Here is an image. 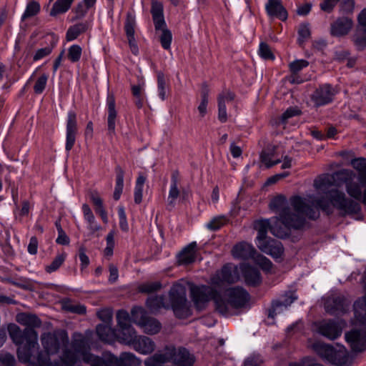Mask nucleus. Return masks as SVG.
<instances>
[{
    "label": "nucleus",
    "mask_w": 366,
    "mask_h": 366,
    "mask_svg": "<svg viewBox=\"0 0 366 366\" xmlns=\"http://www.w3.org/2000/svg\"><path fill=\"white\" fill-rule=\"evenodd\" d=\"M290 203L292 208L287 205L284 196H277L271 201L269 207L280 211L277 219L283 225L295 230L304 227V215L309 219H316L320 217V209L326 212L330 209V204L324 197L317 198L314 195H309L307 198L294 196L290 198Z\"/></svg>",
    "instance_id": "1"
},
{
    "label": "nucleus",
    "mask_w": 366,
    "mask_h": 366,
    "mask_svg": "<svg viewBox=\"0 0 366 366\" xmlns=\"http://www.w3.org/2000/svg\"><path fill=\"white\" fill-rule=\"evenodd\" d=\"M17 321L27 327L22 331L13 324L9 326L8 330L13 342L21 345L17 350V357L21 362L26 364L30 362L33 351L38 349V335L33 327H40L41 321L36 315L29 313L18 315Z\"/></svg>",
    "instance_id": "2"
},
{
    "label": "nucleus",
    "mask_w": 366,
    "mask_h": 366,
    "mask_svg": "<svg viewBox=\"0 0 366 366\" xmlns=\"http://www.w3.org/2000/svg\"><path fill=\"white\" fill-rule=\"evenodd\" d=\"M41 342L44 351H39L36 357L32 355L28 363L34 366H61L59 360L51 362L49 355L56 354L61 347L68 345L67 333L64 330L46 332L41 335Z\"/></svg>",
    "instance_id": "3"
},
{
    "label": "nucleus",
    "mask_w": 366,
    "mask_h": 366,
    "mask_svg": "<svg viewBox=\"0 0 366 366\" xmlns=\"http://www.w3.org/2000/svg\"><path fill=\"white\" fill-rule=\"evenodd\" d=\"M190 295L194 307L198 310H204L207 303L212 300L215 310L218 313L228 312L222 301V295L216 288L205 285H192L190 287Z\"/></svg>",
    "instance_id": "4"
},
{
    "label": "nucleus",
    "mask_w": 366,
    "mask_h": 366,
    "mask_svg": "<svg viewBox=\"0 0 366 366\" xmlns=\"http://www.w3.org/2000/svg\"><path fill=\"white\" fill-rule=\"evenodd\" d=\"M224 298L222 297V301L228 310V312L219 313L224 317L232 316L234 310L242 309L248 304L250 295L246 290L241 287H234L227 289L224 292Z\"/></svg>",
    "instance_id": "5"
},
{
    "label": "nucleus",
    "mask_w": 366,
    "mask_h": 366,
    "mask_svg": "<svg viewBox=\"0 0 366 366\" xmlns=\"http://www.w3.org/2000/svg\"><path fill=\"white\" fill-rule=\"evenodd\" d=\"M151 14L155 30L162 31V34L159 36L161 45L164 49L167 50L171 46L172 34L167 28L162 3L157 0H152Z\"/></svg>",
    "instance_id": "6"
},
{
    "label": "nucleus",
    "mask_w": 366,
    "mask_h": 366,
    "mask_svg": "<svg viewBox=\"0 0 366 366\" xmlns=\"http://www.w3.org/2000/svg\"><path fill=\"white\" fill-rule=\"evenodd\" d=\"M326 194L332 205L340 210L342 216L357 214L361 212L360 204L352 199L347 198L343 192L332 189Z\"/></svg>",
    "instance_id": "7"
},
{
    "label": "nucleus",
    "mask_w": 366,
    "mask_h": 366,
    "mask_svg": "<svg viewBox=\"0 0 366 366\" xmlns=\"http://www.w3.org/2000/svg\"><path fill=\"white\" fill-rule=\"evenodd\" d=\"M171 307L175 316L184 319L190 316L191 312L186 297V288L181 284L173 285L169 291Z\"/></svg>",
    "instance_id": "8"
},
{
    "label": "nucleus",
    "mask_w": 366,
    "mask_h": 366,
    "mask_svg": "<svg viewBox=\"0 0 366 366\" xmlns=\"http://www.w3.org/2000/svg\"><path fill=\"white\" fill-rule=\"evenodd\" d=\"M254 229L257 231L256 241L267 237V234L268 230H269L273 235L284 239L290 235V231L292 229L283 225L282 222L278 220L277 217L274 218L272 224L268 219L258 220L254 223Z\"/></svg>",
    "instance_id": "9"
},
{
    "label": "nucleus",
    "mask_w": 366,
    "mask_h": 366,
    "mask_svg": "<svg viewBox=\"0 0 366 366\" xmlns=\"http://www.w3.org/2000/svg\"><path fill=\"white\" fill-rule=\"evenodd\" d=\"M132 321L151 335L157 334L162 328L161 323L157 319L149 317L145 310L139 307L132 308Z\"/></svg>",
    "instance_id": "10"
},
{
    "label": "nucleus",
    "mask_w": 366,
    "mask_h": 366,
    "mask_svg": "<svg viewBox=\"0 0 366 366\" xmlns=\"http://www.w3.org/2000/svg\"><path fill=\"white\" fill-rule=\"evenodd\" d=\"M345 322L343 320H323L319 323L318 332L330 340L338 338L342 332Z\"/></svg>",
    "instance_id": "11"
},
{
    "label": "nucleus",
    "mask_w": 366,
    "mask_h": 366,
    "mask_svg": "<svg viewBox=\"0 0 366 366\" xmlns=\"http://www.w3.org/2000/svg\"><path fill=\"white\" fill-rule=\"evenodd\" d=\"M78 134V124L76 114L74 111H69L67 114L66 125V144L65 149L70 152L73 148Z\"/></svg>",
    "instance_id": "12"
},
{
    "label": "nucleus",
    "mask_w": 366,
    "mask_h": 366,
    "mask_svg": "<svg viewBox=\"0 0 366 366\" xmlns=\"http://www.w3.org/2000/svg\"><path fill=\"white\" fill-rule=\"evenodd\" d=\"M256 244L262 252L275 259L280 257L284 252L283 246L280 241L268 237L256 241Z\"/></svg>",
    "instance_id": "13"
},
{
    "label": "nucleus",
    "mask_w": 366,
    "mask_h": 366,
    "mask_svg": "<svg viewBox=\"0 0 366 366\" xmlns=\"http://www.w3.org/2000/svg\"><path fill=\"white\" fill-rule=\"evenodd\" d=\"M349 303L342 295L328 297L325 302L327 312L332 315L344 314L348 310Z\"/></svg>",
    "instance_id": "14"
},
{
    "label": "nucleus",
    "mask_w": 366,
    "mask_h": 366,
    "mask_svg": "<svg viewBox=\"0 0 366 366\" xmlns=\"http://www.w3.org/2000/svg\"><path fill=\"white\" fill-rule=\"evenodd\" d=\"M346 342L354 352H362L366 350V331L354 329L345 333Z\"/></svg>",
    "instance_id": "15"
},
{
    "label": "nucleus",
    "mask_w": 366,
    "mask_h": 366,
    "mask_svg": "<svg viewBox=\"0 0 366 366\" xmlns=\"http://www.w3.org/2000/svg\"><path fill=\"white\" fill-rule=\"evenodd\" d=\"M335 89L330 84L320 86L311 95V100L316 107H321L330 103L335 96Z\"/></svg>",
    "instance_id": "16"
},
{
    "label": "nucleus",
    "mask_w": 366,
    "mask_h": 366,
    "mask_svg": "<svg viewBox=\"0 0 366 366\" xmlns=\"http://www.w3.org/2000/svg\"><path fill=\"white\" fill-rule=\"evenodd\" d=\"M135 27L136 19L134 14L132 12H127L126 20L124 22V31L132 53L134 55H138L139 47L134 36Z\"/></svg>",
    "instance_id": "17"
},
{
    "label": "nucleus",
    "mask_w": 366,
    "mask_h": 366,
    "mask_svg": "<svg viewBox=\"0 0 366 366\" xmlns=\"http://www.w3.org/2000/svg\"><path fill=\"white\" fill-rule=\"evenodd\" d=\"M265 11L271 19L276 18L282 21L287 19L288 14L281 0H268L265 4Z\"/></svg>",
    "instance_id": "18"
},
{
    "label": "nucleus",
    "mask_w": 366,
    "mask_h": 366,
    "mask_svg": "<svg viewBox=\"0 0 366 366\" xmlns=\"http://www.w3.org/2000/svg\"><path fill=\"white\" fill-rule=\"evenodd\" d=\"M352 26V21L348 17L337 19L330 26V34L333 36H342L349 33Z\"/></svg>",
    "instance_id": "19"
},
{
    "label": "nucleus",
    "mask_w": 366,
    "mask_h": 366,
    "mask_svg": "<svg viewBox=\"0 0 366 366\" xmlns=\"http://www.w3.org/2000/svg\"><path fill=\"white\" fill-rule=\"evenodd\" d=\"M362 282L365 295L355 302L353 308L357 320L362 324H366V269L362 276Z\"/></svg>",
    "instance_id": "20"
},
{
    "label": "nucleus",
    "mask_w": 366,
    "mask_h": 366,
    "mask_svg": "<svg viewBox=\"0 0 366 366\" xmlns=\"http://www.w3.org/2000/svg\"><path fill=\"white\" fill-rule=\"evenodd\" d=\"M232 253L234 258L246 260L249 259H254L257 254V251L252 245L242 242L233 247Z\"/></svg>",
    "instance_id": "21"
},
{
    "label": "nucleus",
    "mask_w": 366,
    "mask_h": 366,
    "mask_svg": "<svg viewBox=\"0 0 366 366\" xmlns=\"http://www.w3.org/2000/svg\"><path fill=\"white\" fill-rule=\"evenodd\" d=\"M107 127L108 132L110 135L115 134L116 120L117 112L116 110L115 98L113 94H108L107 97Z\"/></svg>",
    "instance_id": "22"
},
{
    "label": "nucleus",
    "mask_w": 366,
    "mask_h": 366,
    "mask_svg": "<svg viewBox=\"0 0 366 366\" xmlns=\"http://www.w3.org/2000/svg\"><path fill=\"white\" fill-rule=\"evenodd\" d=\"M165 352L160 353L157 352L152 356L147 357L144 360V365L146 366H159L161 364L167 363L172 361V355H174V350L171 348V346L167 345L164 347Z\"/></svg>",
    "instance_id": "23"
},
{
    "label": "nucleus",
    "mask_w": 366,
    "mask_h": 366,
    "mask_svg": "<svg viewBox=\"0 0 366 366\" xmlns=\"http://www.w3.org/2000/svg\"><path fill=\"white\" fill-rule=\"evenodd\" d=\"M174 350L172 361L177 366H192L194 362L193 355H190L189 351L184 347L179 348L178 350L174 346H171Z\"/></svg>",
    "instance_id": "24"
},
{
    "label": "nucleus",
    "mask_w": 366,
    "mask_h": 366,
    "mask_svg": "<svg viewBox=\"0 0 366 366\" xmlns=\"http://www.w3.org/2000/svg\"><path fill=\"white\" fill-rule=\"evenodd\" d=\"M132 347L141 354L149 355L154 351L156 345L151 338L140 335L137 336Z\"/></svg>",
    "instance_id": "25"
},
{
    "label": "nucleus",
    "mask_w": 366,
    "mask_h": 366,
    "mask_svg": "<svg viewBox=\"0 0 366 366\" xmlns=\"http://www.w3.org/2000/svg\"><path fill=\"white\" fill-rule=\"evenodd\" d=\"M91 27L92 22L90 21H81L69 26L66 33V41H71L76 39L81 34L90 29Z\"/></svg>",
    "instance_id": "26"
},
{
    "label": "nucleus",
    "mask_w": 366,
    "mask_h": 366,
    "mask_svg": "<svg viewBox=\"0 0 366 366\" xmlns=\"http://www.w3.org/2000/svg\"><path fill=\"white\" fill-rule=\"evenodd\" d=\"M111 362L115 366H140L141 360L131 352H122L119 357L111 355Z\"/></svg>",
    "instance_id": "27"
},
{
    "label": "nucleus",
    "mask_w": 366,
    "mask_h": 366,
    "mask_svg": "<svg viewBox=\"0 0 366 366\" xmlns=\"http://www.w3.org/2000/svg\"><path fill=\"white\" fill-rule=\"evenodd\" d=\"M242 272L247 285L256 287L261 283L262 278L257 269L249 264H245L242 267Z\"/></svg>",
    "instance_id": "28"
},
{
    "label": "nucleus",
    "mask_w": 366,
    "mask_h": 366,
    "mask_svg": "<svg viewBox=\"0 0 366 366\" xmlns=\"http://www.w3.org/2000/svg\"><path fill=\"white\" fill-rule=\"evenodd\" d=\"M180 184V175L178 170H174L171 174V184L168 195V204L174 207L176 199L180 194L179 185Z\"/></svg>",
    "instance_id": "29"
},
{
    "label": "nucleus",
    "mask_w": 366,
    "mask_h": 366,
    "mask_svg": "<svg viewBox=\"0 0 366 366\" xmlns=\"http://www.w3.org/2000/svg\"><path fill=\"white\" fill-rule=\"evenodd\" d=\"M197 243L192 242L186 246L178 255L179 264H189L196 259Z\"/></svg>",
    "instance_id": "30"
},
{
    "label": "nucleus",
    "mask_w": 366,
    "mask_h": 366,
    "mask_svg": "<svg viewBox=\"0 0 366 366\" xmlns=\"http://www.w3.org/2000/svg\"><path fill=\"white\" fill-rule=\"evenodd\" d=\"M276 149V146L269 144L262 151L260 154V160L267 168H270L281 162L280 159H274Z\"/></svg>",
    "instance_id": "31"
},
{
    "label": "nucleus",
    "mask_w": 366,
    "mask_h": 366,
    "mask_svg": "<svg viewBox=\"0 0 366 366\" xmlns=\"http://www.w3.org/2000/svg\"><path fill=\"white\" fill-rule=\"evenodd\" d=\"M116 337L120 342L132 345L137 335L135 330L131 325L122 329L119 328L118 333L116 334Z\"/></svg>",
    "instance_id": "32"
},
{
    "label": "nucleus",
    "mask_w": 366,
    "mask_h": 366,
    "mask_svg": "<svg viewBox=\"0 0 366 366\" xmlns=\"http://www.w3.org/2000/svg\"><path fill=\"white\" fill-rule=\"evenodd\" d=\"M61 309L64 311L77 314L84 315L86 312V308L84 305L76 303L69 298H64L60 301Z\"/></svg>",
    "instance_id": "33"
},
{
    "label": "nucleus",
    "mask_w": 366,
    "mask_h": 366,
    "mask_svg": "<svg viewBox=\"0 0 366 366\" xmlns=\"http://www.w3.org/2000/svg\"><path fill=\"white\" fill-rule=\"evenodd\" d=\"M97 334L99 338L105 342H112L115 337L116 334L114 331L112 329L109 324L103 325L99 324L97 326L96 328Z\"/></svg>",
    "instance_id": "34"
},
{
    "label": "nucleus",
    "mask_w": 366,
    "mask_h": 366,
    "mask_svg": "<svg viewBox=\"0 0 366 366\" xmlns=\"http://www.w3.org/2000/svg\"><path fill=\"white\" fill-rule=\"evenodd\" d=\"M146 304L149 310L153 313L158 312L161 308H169V305L165 303L164 296H151L147 300Z\"/></svg>",
    "instance_id": "35"
},
{
    "label": "nucleus",
    "mask_w": 366,
    "mask_h": 366,
    "mask_svg": "<svg viewBox=\"0 0 366 366\" xmlns=\"http://www.w3.org/2000/svg\"><path fill=\"white\" fill-rule=\"evenodd\" d=\"M132 94L134 98V104L138 109L144 106L145 100L144 84H134L131 87Z\"/></svg>",
    "instance_id": "36"
},
{
    "label": "nucleus",
    "mask_w": 366,
    "mask_h": 366,
    "mask_svg": "<svg viewBox=\"0 0 366 366\" xmlns=\"http://www.w3.org/2000/svg\"><path fill=\"white\" fill-rule=\"evenodd\" d=\"M115 173L116 185L114 188L113 197L114 200L117 201L119 199L123 191L124 171L120 166L118 165L115 167Z\"/></svg>",
    "instance_id": "37"
},
{
    "label": "nucleus",
    "mask_w": 366,
    "mask_h": 366,
    "mask_svg": "<svg viewBox=\"0 0 366 366\" xmlns=\"http://www.w3.org/2000/svg\"><path fill=\"white\" fill-rule=\"evenodd\" d=\"M297 297L293 292L287 293L283 297L282 300H279L273 302L272 308L273 312H269V316L274 317V314L278 309L281 307H285V308L288 306L291 305V304L296 300Z\"/></svg>",
    "instance_id": "38"
},
{
    "label": "nucleus",
    "mask_w": 366,
    "mask_h": 366,
    "mask_svg": "<svg viewBox=\"0 0 366 366\" xmlns=\"http://www.w3.org/2000/svg\"><path fill=\"white\" fill-rule=\"evenodd\" d=\"M91 200L92 201L96 213L99 214L102 217L103 222H107L108 217L107 213L105 210L103 204L102 198L98 194L97 192H93L90 195Z\"/></svg>",
    "instance_id": "39"
},
{
    "label": "nucleus",
    "mask_w": 366,
    "mask_h": 366,
    "mask_svg": "<svg viewBox=\"0 0 366 366\" xmlns=\"http://www.w3.org/2000/svg\"><path fill=\"white\" fill-rule=\"evenodd\" d=\"M74 0H56L50 11V16H56L58 14L66 13Z\"/></svg>",
    "instance_id": "40"
},
{
    "label": "nucleus",
    "mask_w": 366,
    "mask_h": 366,
    "mask_svg": "<svg viewBox=\"0 0 366 366\" xmlns=\"http://www.w3.org/2000/svg\"><path fill=\"white\" fill-rule=\"evenodd\" d=\"M96 1L97 0H83V1L79 2L74 9L75 13L74 20L83 18L86 14L88 10L95 4Z\"/></svg>",
    "instance_id": "41"
},
{
    "label": "nucleus",
    "mask_w": 366,
    "mask_h": 366,
    "mask_svg": "<svg viewBox=\"0 0 366 366\" xmlns=\"http://www.w3.org/2000/svg\"><path fill=\"white\" fill-rule=\"evenodd\" d=\"M78 360L77 353L74 351H71L69 349H64L62 355L60 357V365L61 366H74Z\"/></svg>",
    "instance_id": "42"
},
{
    "label": "nucleus",
    "mask_w": 366,
    "mask_h": 366,
    "mask_svg": "<svg viewBox=\"0 0 366 366\" xmlns=\"http://www.w3.org/2000/svg\"><path fill=\"white\" fill-rule=\"evenodd\" d=\"M352 41L359 51L366 48V30L362 28H357L352 35Z\"/></svg>",
    "instance_id": "43"
},
{
    "label": "nucleus",
    "mask_w": 366,
    "mask_h": 366,
    "mask_svg": "<svg viewBox=\"0 0 366 366\" xmlns=\"http://www.w3.org/2000/svg\"><path fill=\"white\" fill-rule=\"evenodd\" d=\"M348 361V357L345 352L334 350L329 362L337 366H345Z\"/></svg>",
    "instance_id": "44"
},
{
    "label": "nucleus",
    "mask_w": 366,
    "mask_h": 366,
    "mask_svg": "<svg viewBox=\"0 0 366 366\" xmlns=\"http://www.w3.org/2000/svg\"><path fill=\"white\" fill-rule=\"evenodd\" d=\"M297 43L300 46H303L305 42L311 36V31L309 24H302L298 29Z\"/></svg>",
    "instance_id": "45"
},
{
    "label": "nucleus",
    "mask_w": 366,
    "mask_h": 366,
    "mask_svg": "<svg viewBox=\"0 0 366 366\" xmlns=\"http://www.w3.org/2000/svg\"><path fill=\"white\" fill-rule=\"evenodd\" d=\"M66 257L65 252L58 254L50 264L46 266L45 271L47 273H51L56 271L64 262Z\"/></svg>",
    "instance_id": "46"
},
{
    "label": "nucleus",
    "mask_w": 366,
    "mask_h": 366,
    "mask_svg": "<svg viewBox=\"0 0 366 366\" xmlns=\"http://www.w3.org/2000/svg\"><path fill=\"white\" fill-rule=\"evenodd\" d=\"M86 345V340L82 337L74 339L71 342V346L74 352L81 355L82 356V359L85 354L89 353Z\"/></svg>",
    "instance_id": "47"
},
{
    "label": "nucleus",
    "mask_w": 366,
    "mask_h": 366,
    "mask_svg": "<svg viewBox=\"0 0 366 366\" xmlns=\"http://www.w3.org/2000/svg\"><path fill=\"white\" fill-rule=\"evenodd\" d=\"M315 349L317 353L322 357V358H325L328 362L330 359L332 357V354L335 350V348L327 344H317L315 345Z\"/></svg>",
    "instance_id": "48"
},
{
    "label": "nucleus",
    "mask_w": 366,
    "mask_h": 366,
    "mask_svg": "<svg viewBox=\"0 0 366 366\" xmlns=\"http://www.w3.org/2000/svg\"><path fill=\"white\" fill-rule=\"evenodd\" d=\"M40 11V5L35 1H29L26 6V8L22 14L21 21H24L26 19L32 17L36 15Z\"/></svg>",
    "instance_id": "49"
},
{
    "label": "nucleus",
    "mask_w": 366,
    "mask_h": 366,
    "mask_svg": "<svg viewBox=\"0 0 366 366\" xmlns=\"http://www.w3.org/2000/svg\"><path fill=\"white\" fill-rule=\"evenodd\" d=\"M208 97H209V89L206 84L202 85V92H201V98L202 101L198 107V110L202 117H204L207 113V107L208 104Z\"/></svg>",
    "instance_id": "50"
},
{
    "label": "nucleus",
    "mask_w": 366,
    "mask_h": 366,
    "mask_svg": "<svg viewBox=\"0 0 366 366\" xmlns=\"http://www.w3.org/2000/svg\"><path fill=\"white\" fill-rule=\"evenodd\" d=\"M346 191L347 194L353 199L360 201L362 198V189L360 184L355 182H349L346 184Z\"/></svg>",
    "instance_id": "51"
},
{
    "label": "nucleus",
    "mask_w": 366,
    "mask_h": 366,
    "mask_svg": "<svg viewBox=\"0 0 366 366\" xmlns=\"http://www.w3.org/2000/svg\"><path fill=\"white\" fill-rule=\"evenodd\" d=\"M332 185V179L327 174L320 175L314 181V187L317 189L323 190Z\"/></svg>",
    "instance_id": "52"
},
{
    "label": "nucleus",
    "mask_w": 366,
    "mask_h": 366,
    "mask_svg": "<svg viewBox=\"0 0 366 366\" xmlns=\"http://www.w3.org/2000/svg\"><path fill=\"white\" fill-rule=\"evenodd\" d=\"M219 272H220L222 278L225 283L232 284L237 280V277L232 271V267L229 265L223 266L221 270Z\"/></svg>",
    "instance_id": "53"
},
{
    "label": "nucleus",
    "mask_w": 366,
    "mask_h": 366,
    "mask_svg": "<svg viewBox=\"0 0 366 366\" xmlns=\"http://www.w3.org/2000/svg\"><path fill=\"white\" fill-rule=\"evenodd\" d=\"M82 54V49L78 44H73L68 49L67 58L71 63L78 62Z\"/></svg>",
    "instance_id": "54"
},
{
    "label": "nucleus",
    "mask_w": 366,
    "mask_h": 366,
    "mask_svg": "<svg viewBox=\"0 0 366 366\" xmlns=\"http://www.w3.org/2000/svg\"><path fill=\"white\" fill-rule=\"evenodd\" d=\"M157 89H158V95L159 98L164 101L167 98V84L164 75L162 72H159L157 74Z\"/></svg>",
    "instance_id": "55"
},
{
    "label": "nucleus",
    "mask_w": 366,
    "mask_h": 366,
    "mask_svg": "<svg viewBox=\"0 0 366 366\" xmlns=\"http://www.w3.org/2000/svg\"><path fill=\"white\" fill-rule=\"evenodd\" d=\"M82 360L84 362L90 365V366H104L107 363V360H104L102 357L90 352L85 354Z\"/></svg>",
    "instance_id": "56"
},
{
    "label": "nucleus",
    "mask_w": 366,
    "mask_h": 366,
    "mask_svg": "<svg viewBox=\"0 0 366 366\" xmlns=\"http://www.w3.org/2000/svg\"><path fill=\"white\" fill-rule=\"evenodd\" d=\"M227 219L225 216H218L212 219L206 225L207 228L211 231H216L219 229L227 222Z\"/></svg>",
    "instance_id": "57"
},
{
    "label": "nucleus",
    "mask_w": 366,
    "mask_h": 366,
    "mask_svg": "<svg viewBox=\"0 0 366 366\" xmlns=\"http://www.w3.org/2000/svg\"><path fill=\"white\" fill-rule=\"evenodd\" d=\"M130 319L132 320V316L129 317V313L125 310H119L117 313V325L120 329L131 326Z\"/></svg>",
    "instance_id": "58"
},
{
    "label": "nucleus",
    "mask_w": 366,
    "mask_h": 366,
    "mask_svg": "<svg viewBox=\"0 0 366 366\" xmlns=\"http://www.w3.org/2000/svg\"><path fill=\"white\" fill-rule=\"evenodd\" d=\"M254 260L255 263L258 264L262 270L266 272H269L271 270L272 263L266 257L257 253L255 257L254 258Z\"/></svg>",
    "instance_id": "59"
},
{
    "label": "nucleus",
    "mask_w": 366,
    "mask_h": 366,
    "mask_svg": "<svg viewBox=\"0 0 366 366\" xmlns=\"http://www.w3.org/2000/svg\"><path fill=\"white\" fill-rule=\"evenodd\" d=\"M259 55L265 60H274V55L273 54L269 46L265 42H261L259 44Z\"/></svg>",
    "instance_id": "60"
},
{
    "label": "nucleus",
    "mask_w": 366,
    "mask_h": 366,
    "mask_svg": "<svg viewBox=\"0 0 366 366\" xmlns=\"http://www.w3.org/2000/svg\"><path fill=\"white\" fill-rule=\"evenodd\" d=\"M161 287L162 285L159 282H151L139 285V290L142 293H152L159 290Z\"/></svg>",
    "instance_id": "61"
},
{
    "label": "nucleus",
    "mask_w": 366,
    "mask_h": 366,
    "mask_svg": "<svg viewBox=\"0 0 366 366\" xmlns=\"http://www.w3.org/2000/svg\"><path fill=\"white\" fill-rule=\"evenodd\" d=\"M55 43H52L49 46L38 49L33 56V60L36 61L49 56L52 52Z\"/></svg>",
    "instance_id": "62"
},
{
    "label": "nucleus",
    "mask_w": 366,
    "mask_h": 366,
    "mask_svg": "<svg viewBox=\"0 0 366 366\" xmlns=\"http://www.w3.org/2000/svg\"><path fill=\"white\" fill-rule=\"evenodd\" d=\"M309 62L305 59H298L291 62L289 64V68L292 74H296L302 69L307 67Z\"/></svg>",
    "instance_id": "63"
},
{
    "label": "nucleus",
    "mask_w": 366,
    "mask_h": 366,
    "mask_svg": "<svg viewBox=\"0 0 366 366\" xmlns=\"http://www.w3.org/2000/svg\"><path fill=\"white\" fill-rule=\"evenodd\" d=\"M47 80L48 76L46 74H43L41 76L38 78L34 86V91L36 94H40L44 91L46 86Z\"/></svg>",
    "instance_id": "64"
}]
</instances>
